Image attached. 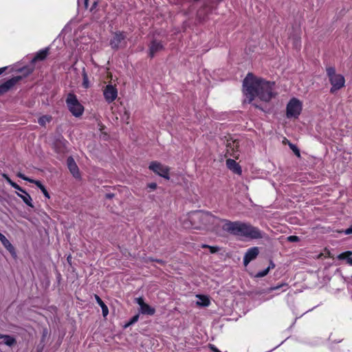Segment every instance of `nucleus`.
<instances>
[{
	"label": "nucleus",
	"mask_w": 352,
	"mask_h": 352,
	"mask_svg": "<svg viewBox=\"0 0 352 352\" xmlns=\"http://www.w3.org/2000/svg\"><path fill=\"white\" fill-rule=\"evenodd\" d=\"M243 92L249 102L256 96L261 100L268 102L275 94L274 93V82L267 81L248 73L243 82Z\"/></svg>",
	"instance_id": "1"
},
{
	"label": "nucleus",
	"mask_w": 352,
	"mask_h": 352,
	"mask_svg": "<svg viewBox=\"0 0 352 352\" xmlns=\"http://www.w3.org/2000/svg\"><path fill=\"white\" fill-rule=\"evenodd\" d=\"M221 220L209 212L194 211L182 219V224L186 229L212 230Z\"/></svg>",
	"instance_id": "2"
},
{
	"label": "nucleus",
	"mask_w": 352,
	"mask_h": 352,
	"mask_svg": "<svg viewBox=\"0 0 352 352\" xmlns=\"http://www.w3.org/2000/svg\"><path fill=\"white\" fill-rule=\"evenodd\" d=\"M223 230L228 233L249 239H261L265 236V233L258 228L253 226L250 223L241 221H231L228 219H221Z\"/></svg>",
	"instance_id": "3"
},
{
	"label": "nucleus",
	"mask_w": 352,
	"mask_h": 352,
	"mask_svg": "<svg viewBox=\"0 0 352 352\" xmlns=\"http://www.w3.org/2000/svg\"><path fill=\"white\" fill-rule=\"evenodd\" d=\"M327 74L331 85V93L333 94L344 86V77L342 74H337L334 67H328L327 69Z\"/></svg>",
	"instance_id": "4"
},
{
	"label": "nucleus",
	"mask_w": 352,
	"mask_h": 352,
	"mask_svg": "<svg viewBox=\"0 0 352 352\" xmlns=\"http://www.w3.org/2000/svg\"><path fill=\"white\" fill-rule=\"evenodd\" d=\"M68 109L75 117H80L84 111L83 106L79 102L75 94L69 93L66 98Z\"/></svg>",
	"instance_id": "5"
},
{
	"label": "nucleus",
	"mask_w": 352,
	"mask_h": 352,
	"mask_svg": "<svg viewBox=\"0 0 352 352\" xmlns=\"http://www.w3.org/2000/svg\"><path fill=\"white\" fill-rule=\"evenodd\" d=\"M302 110L301 102L296 98L289 100L286 108V116L287 118H296Z\"/></svg>",
	"instance_id": "6"
},
{
	"label": "nucleus",
	"mask_w": 352,
	"mask_h": 352,
	"mask_svg": "<svg viewBox=\"0 0 352 352\" xmlns=\"http://www.w3.org/2000/svg\"><path fill=\"white\" fill-rule=\"evenodd\" d=\"M148 168L159 176L168 180L170 179L168 166L161 164L159 162L153 161L151 162Z\"/></svg>",
	"instance_id": "7"
},
{
	"label": "nucleus",
	"mask_w": 352,
	"mask_h": 352,
	"mask_svg": "<svg viewBox=\"0 0 352 352\" xmlns=\"http://www.w3.org/2000/svg\"><path fill=\"white\" fill-rule=\"evenodd\" d=\"M126 34L124 32H116L110 41V45L113 50L124 48L126 46Z\"/></svg>",
	"instance_id": "8"
},
{
	"label": "nucleus",
	"mask_w": 352,
	"mask_h": 352,
	"mask_svg": "<svg viewBox=\"0 0 352 352\" xmlns=\"http://www.w3.org/2000/svg\"><path fill=\"white\" fill-rule=\"evenodd\" d=\"M103 95L105 100L108 103L113 102L118 96V90L116 87L112 85H108L103 91Z\"/></svg>",
	"instance_id": "9"
},
{
	"label": "nucleus",
	"mask_w": 352,
	"mask_h": 352,
	"mask_svg": "<svg viewBox=\"0 0 352 352\" xmlns=\"http://www.w3.org/2000/svg\"><path fill=\"white\" fill-rule=\"evenodd\" d=\"M135 301L140 306V312L142 314L153 316L155 313V308L144 302L143 298L139 297L135 299Z\"/></svg>",
	"instance_id": "10"
},
{
	"label": "nucleus",
	"mask_w": 352,
	"mask_h": 352,
	"mask_svg": "<svg viewBox=\"0 0 352 352\" xmlns=\"http://www.w3.org/2000/svg\"><path fill=\"white\" fill-rule=\"evenodd\" d=\"M21 79L22 76H16L0 85V96L7 93L13 86H14Z\"/></svg>",
	"instance_id": "11"
},
{
	"label": "nucleus",
	"mask_w": 352,
	"mask_h": 352,
	"mask_svg": "<svg viewBox=\"0 0 352 352\" xmlns=\"http://www.w3.org/2000/svg\"><path fill=\"white\" fill-rule=\"evenodd\" d=\"M259 250L258 247H252L249 248L245 252L243 257V264L247 266L252 261L255 259L258 255Z\"/></svg>",
	"instance_id": "12"
},
{
	"label": "nucleus",
	"mask_w": 352,
	"mask_h": 352,
	"mask_svg": "<svg viewBox=\"0 0 352 352\" xmlns=\"http://www.w3.org/2000/svg\"><path fill=\"white\" fill-rule=\"evenodd\" d=\"M164 45L161 41L157 40H153L149 45V56L153 58L155 54L163 50Z\"/></svg>",
	"instance_id": "13"
},
{
	"label": "nucleus",
	"mask_w": 352,
	"mask_h": 352,
	"mask_svg": "<svg viewBox=\"0 0 352 352\" xmlns=\"http://www.w3.org/2000/svg\"><path fill=\"white\" fill-rule=\"evenodd\" d=\"M67 167L74 177L80 176L78 167L72 157H69L67 160Z\"/></svg>",
	"instance_id": "14"
},
{
	"label": "nucleus",
	"mask_w": 352,
	"mask_h": 352,
	"mask_svg": "<svg viewBox=\"0 0 352 352\" xmlns=\"http://www.w3.org/2000/svg\"><path fill=\"white\" fill-rule=\"evenodd\" d=\"M226 165L228 168L231 170L233 173L241 175V168L239 165V164L232 159H228L226 160Z\"/></svg>",
	"instance_id": "15"
},
{
	"label": "nucleus",
	"mask_w": 352,
	"mask_h": 352,
	"mask_svg": "<svg viewBox=\"0 0 352 352\" xmlns=\"http://www.w3.org/2000/svg\"><path fill=\"white\" fill-rule=\"evenodd\" d=\"M50 52V47H45L44 49H42L39 50L36 54H35L34 57L32 60V63H35L36 61H41L46 58L47 55L49 54Z\"/></svg>",
	"instance_id": "16"
},
{
	"label": "nucleus",
	"mask_w": 352,
	"mask_h": 352,
	"mask_svg": "<svg viewBox=\"0 0 352 352\" xmlns=\"http://www.w3.org/2000/svg\"><path fill=\"white\" fill-rule=\"evenodd\" d=\"M22 194L17 192V195L21 197L25 204H26L28 206L31 208H34V205L32 204V199L30 195L22 188V191H21Z\"/></svg>",
	"instance_id": "17"
},
{
	"label": "nucleus",
	"mask_w": 352,
	"mask_h": 352,
	"mask_svg": "<svg viewBox=\"0 0 352 352\" xmlns=\"http://www.w3.org/2000/svg\"><path fill=\"white\" fill-rule=\"evenodd\" d=\"M0 241L1 242L2 245L9 251L12 252L14 251V247L11 244V243L9 241V240L2 234L0 232Z\"/></svg>",
	"instance_id": "18"
},
{
	"label": "nucleus",
	"mask_w": 352,
	"mask_h": 352,
	"mask_svg": "<svg viewBox=\"0 0 352 352\" xmlns=\"http://www.w3.org/2000/svg\"><path fill=\"white\" fill-rule=\"evenodd\" d=\"M351 255H352L351 251H346V252L340 254L337 256V258L339 260H346V263L348 264H349L350 265H352V257H351Z\"/></svg>",
	"instance_id": "19"
},
{
	"label": "nucleus",
	"mask_w": 352,
	"mask_h": 352,
	"mask_svg": "<svg viewBox=\"0 0 352 352\" xmlns=\"http://www.w3.org/2000/svg\"><path fill=\"white\" fill-rule=\"evenodd\" d=\"M95 298L97 303L100 306L102 311V315L104 317H106L109 314V309L107 306L104 304V302L102 300V299L98 296L95 295Z\"/></svg>",
	"instance_id": "20"
},
{
	"label": "nucleus",
	"mask_w": 352,
	"mask_h": 352,
	"mask_svg": "<svg viewBox=\"0 0 352 352\" xmlns=\"http://www.w3.org/2000/svg\"><path fill=\"white\" fill-rule=\"evenodd\" d=\"M211 11V8H209L208 6H205L204 8H200L197 11V17L200 20H204L206 15Z\"/></svg>",
	"instance_id": "21"
},
{
	"label": "nucleus",
	"mask_w": 352,
	"mask_h": 352,
	"mask_svg": "<svg viewBox=\"0 0 352 352\" xmlns=\"http://www.w3.org/2000/svg\"><path fill=\"white\" fill-rule=\"evenodd\" d=\"M197 297L199 298V300L197 302V304L198 305L202 306V307L209 306L210 301L207 296H202V295H197Z\"/></svg>",
	"instance_id": "22"
},
{
	"label": "nucleus",
	"mask_w": 352,
	"mask_h": 352,
	"mask_svg": "<svg viewBox=\"0 0 352 352\" xmlns=\"http://www.w3.org/2000/svg\"><path fill=\"white\" fill-rule=\"evenodd\" d=\"M1 339H3L5 344L9 346H12L16 343V339L9 335L1 334Z\"/></svg>",
	"instance_id": "23"
},
{
	"label": "nucleus",
	"mask_w": 352,
	"mask_h": 352,
	"mask_svg": "<svg viewBox=\"0 0 352 352\" xmlns=\"http://www.w3.org/2000/svg\"><path fill=\"white\" fill-rule=\"evenodd\" d=\"M32 183L35 184L37 186V187H38L41 189V190L42 191L45 197H47V199L50 198V194L48 193L45 187L41 184L40 181L34 180Z\"/></svg>",
	"instance_id": "24"
},
{
	"label": "nucleus",
	"mask_w": 352,
	"mask_h": 352,
	"mask_svg": "<svg viewBox=\"0 0 352 352\" xmlns=\"http://www.w3.org/2000/svg\"><path fill=\"white\" fill-rule=\"evenodd\" d=\"M3 177L6 179V180L7 181V182L10 184V186L12 187H13L14 188L16 189L17 190L19 191H22V188L20 187L17 184H16L15 182H14L13 181H12L10 179V178L6 175V174H3Z\"/></svg>",
	"instance_id": "25"
},
{
	"label": "nucleus",
	"mask_w": 352,
	"mask_h": 352,
	"mask_svg": "<svg viewBox=\"0 0 352 352\" xmlns=\"http://www.w3.org/2000/svg\"><path fill=\"white\" fill-rule=\"evenodd\" d=\"M139 318H140V316L139 314H136L135 316H133L131 319L130 320L124 325V327L126 328L132 324H133L134 323H135L136 322L138 321L139 320Z\"/></svg>",
	"instance_id": "26"
},
{
	"label": "nucleus",
	"mask_w": 352,
	"mask_h": 352,
	"mask_svg": "<svg viewBox=\"0 0 352 352\" xmlns=\"http://www.w3.org/2000/svg\"><path fill=\"white\" fill-rule=\"evenodd\" d=\"M51 118L47 116L41 117L38 119V124L41 126H45L47 122H50Z\"/></svg>",
	"instance_id": "27"
},
{
	"label": "nucleus",
	"mask_w": 352,
	"mask_h": 352,
	"mask_svg": "<svg viewBox=\"0 0 352 352\" xmlns=\"http://www.w3.org/2000/svg\"><path fill=\"white\" fill-rule=\"evenodd\" d=\"M82 77H83L82 85L85 88H87L89 87V80H88L87 74L85 69H83V72H82Z\"/></svg>",
	"instance_id": "28"
},
{
	"label": "nucleus",
	"mask_w": 352,
	"mask_h": 352,
	"mask_svg": "<svg viewBox=\"0 0 352 352\" xmlns=\"http://www.w3.org/2000/svg\"><path fill=\"white\" fill-rule=\"evenodd\" d=\"M203 248H208L210 253H216L219 250V248L217 246H210L208 245H202Z\"/></svg>",
	"instance_id": "29"
},
{
	"label": "nucleus",
	"mask_w": 352,
	"mask_h": 352,
	"mask_svg": "<svg viewBox=\"0 0 352 352\" xmlns=\"http://www.w3.org/2000/svg\"><path fill=\"white\" fill-rule=\"evenodd\" d=\"M270 269V267H268L266 269H265L264 270H262V271L258 272L256 274V276L258 277V278H261V277L266 276L268 274Z\"/></svg>",
	"instance_id": "30"
},
{
	"label": "nucleus",
	"mask_w": 352,
	"mask_h": 352,
	"mask_svg": "<svg viewBox=\"0 0 352 352\" xmlns=\"http://www.w3.org/2000/svg\"><path fill=\"white\" fill-rule=\"evenodd\" d=\"M289 146L291 148V149L294 151V153L298 156V157H300V151L299 149L297 148L296 146H295L294 144H291L289 143Z\"/></svg>",
	"instance_id": "31"
},
{
	"label": "nucleus",
	"mask_w": 352,
	"mask_h": 352,
	"mask_svg": "<svg viewBox=\"0 0 352 352\" xmlns=\"http://www.w3.org/2000/svg\"><path fill=\"white\" fill-rule=\"evenodd\" d=\"M17 176H18L19 177H20V178H21V179H23L25 180V181H28V182H32V183L34 182V180H33V179H29V178L26 177L23 174H22V173H19L17 174Z\"/></svg>",
	"instance_id": "32"
},
{
	"label": "nucleus",
	"mask_w": 352,
	"mask_h": 352,
	"mask_svg": "<svg viewBox=\"0 0 352 352\" xmlns=\"http://www.w3.org/2000/svg\"><path fill=\"white\" fill-rule=\"evenodd\" d=\"M288 241L291 242L298 241V237L296 236H289L288 238Z\"/></svg>",
	"instance_id": "33"
},
{
	"label": "nucleus",
	"mask_w": 352,
	"mask_h": 352,
	"mask_svg": "<svg viewBox=\"0 0 352 352\" xmlns=\"http://www.w3.org/2000/svg\"><path fill=\"white\" fill-rule=\"evenodd\" d=\"M32 69H30L28 68H23L21 69V72H24V76H28V74L32 73Z\"/></svg>",
	"instance_id": "34"
},
{
	"label": "nucleus",
	"mask_w": 352,
	"mask_h": 352,
	"mask_svg": "<svg viewBox=\"0 0 352 352\" xmlns=\"http://www.w3.org/2000/svg\"><path fill=\"white\" fill-rule=\"evenodd\" d=\"M148 187L151 190H155L157 188V184L154 182L150 183L148 184Z\"/></svg>",
	"instance_id": "35"
},
{
	"label": "nucleus",
	"mask_w": 352,
	"mask_h": 352,
	"mask_svg": "<svg viewBox=\"0 0 352 352\" xmlns=\"http://www.w3.org/2000/svg\"><path fill=\"white\" fill-rule=\"evenodd\" d=\"M343 232L345 234H352V225L349 228H348L347 229L344 230Z\"/></svg>",
	"instance_id": "36"
},
{
	"label": "nucleus",
	"mask_w": 352,
	"mask_h": 352,
	"mask_svg": "<svg viewBox=\"0 0 352 352\" xmlns=\"http://www.w3.org/2000/svg\"><path fill=\"white\" fill-rule=\"evenodd\" d=\"M97 5H98V1L96 0H94L92 3L90 10L92 11L94 8H96Z\"/></svg>",
	"instance_id": "37"
},
{
	"label": "nucleus",
	"mask_w": 352,
	"mask_h": 352,
	"mask_svg": "<svg viewBox=\"0 0 352 352\" xmlns=\"http://www.w3.org/2000/svg\"><path fill=\"white\" fill-rule=\"evenodd\" d=\"M210 349L214 351V352H221L216 346H214V345H210Z\"/></svg>",
	"instance_id": "38"
},
{
	"label": "nucleus",
	"mask_w": 352,
	"mask_h": 352,
	"mask_svg": "<svg viewBox=\"0 0 352 352\" xmlns=\"http://www.w3.org/2000/svg\"><path fill=\"white\" fill-rule=\"evenodd\" d=\"M283 286H287V285H279V286H277V287H272V288H270V290H276V289L280 288Z\"/></svg>",
	"instance_id": "39"
},
{
	"label": "nucleus",
	"mask_w": 352,
	"mask_h": 352,
	"mask_svg": "<svg viewBox=\"0 0 352 352\" xmlns=\"http://www.w3.org/2000/svg\"><path fill=\"white\" fill-rule=\"evenodd\" d=\"M114 196V195L113 193H108V194H106V197L107 199H111Z\"/></svg>",
	"instance_id": "40"
},
{
	"label": "nucleus",
	"mask_w": 352,
	"mask_h": 352,
	"mask_svg": "<svg viewBox=\"0 0 352 352\" xmlns=\"http://www.w3.org/2000/svg\"><path fill=\"white\" fill-rule=\"evenodd\" d=\"M155 261H156L157 263H160V264H162V265H164V261H162V260H160V259H155L154 260Z\"/></svg>",
	"instance_id": "41"
},
{
	"label": "nucleus",
	"mask_w": 352,
	"mask_h": 352,
	"mask_svg": "<svg viewBox=\"0 0 352 352\" xmlns=\"http://www.w3.org/2000/svg\"><path fill=\"white\" fill-rule=\"evenodd\" d=\"M85 6L86 8L88 7V0H85Z\"/></svg>",
	"instance_id": "42"
},
{
	"label": "nucleus",
	"mask_w": 352,
	"mask_h": 352,
	"mask_svg": "<svg viewBox=\"0 0 352 352\" xmlns=\"http://www.w3.org/2000/svg\"><path fill=\"white\" fill-rule=\"evenodd\" d=\"M5 69H6V67L0 68V74H1Z\"/></svg>",
	"instance_id": "43"
},
{
	"label": "nucleus",
	"mask_w": 352,
	"mask_h": 352,
	"mask_svg": "<svg viewBox=\"0 0 352 352\" xmlns=\"http://www.w3.org/2000/svg\"><path fill=\"white\" fill-rule=\"evenodd\" d=\"M270 267V268L271 267H272V268L274 267V264L273 263H271Z\"/></svg>",
	"instance_id": "44"
},
{
	"label": "nucleus",
	"mask_w": 352,
	"mask_h": 352,
	"mask_svg": "<svg viewBox=\"0 0 352 352\" xmlns=\"http://www.w3.org/2000/svg\"><path fill=\"white\" fill-rule=\"evenodd\" d=\"M125 115L126 116V119H129V114L126 112H125Z\"/></svg>",
	"instance_id": "45"
},
{
	"label": "nucleus",
	"mask_w": 352,
	"mask_h": 352,
	"mask_svg": "<svg viewBox=\"0 0 352 352\" xmlns=\"http://www.w3.org/2000/svg\"><path fill=\"white\" fill-rule=\"evenodd\" d=\"M214 1L219 2V1H221V0H214Z\"/></svg>",
	"instance_id": "46"
},
{
	"label": "nucleus",
	"mask_w": 352,
	"mask_h": 352,
	"mask_svg": "<svg viewBox=\"0 0 352 352\" xmlns=\"http://www.w3.org/2000/svg\"><path fill=\"white\" fill-rule=\"evenodd\" d=\"M0 339H1V334L0 333Z\"/></svg>",
	"instance_id": "47"
}]
</instances>
